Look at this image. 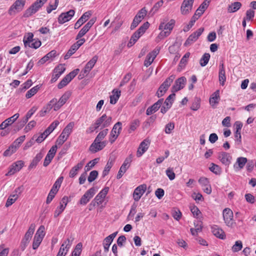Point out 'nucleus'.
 I'll list each match as a JSON object with an SVG mask.
<instances>
[{
	"label": "nucleus",
	"mask_w": 256,
	"mask_h": 256,
	"mask_svg": "<svg viewBox=\"0 0 256 256\" xmlns=\"http://www.w3.org/2000/svg\"><path fill=\"white\" fill-rule=\"evenodd\" d=\"M109 190L108 187H105L97 194L94 200L91 202L90 204V206H94L96 204L100 205L102 204L104 201L105 197L108 193Z\"/></svg>",
	"instance_id": "8"
},
{
	"label": "nucleus",
	"mask_w": 256,
	"mask_h": 256,
	"mask_svg": "<svg viewBox=\"0 0 256 256\" xmlns=\"http://www.w3.org/2000/svg\"><path fill=\"white\" fill-rule=\"evenodd\" d=\"M190 52H186L184 54V55L182 56V59L180 60V64H179V66L180 67L182 68H184L185 66H186V64L188 62V58H190Z\"/></svg>",
	"instance_id": "47"
},
{
	"label": "nucleus",
	"mask_w": 256,
	"mask_h": 256,
	"mask_svg": "<svg viewBox=\"0 0 256 256\" xmlns=\"http://www.w3.org/2000/svg\"><path fill=\"white\" fill-rule=\"evenodd\" d=\"M117 233V232H114L104 238L103 245L105 252H108V250L114 238L116 236Z\"/></svg>",
	"instance_id": "32"
},
{
	"label": "nucleus",
	"mask_w": 256,
	"mask_h": 256,
	"mask_svg": "<svg viewBox=\"0 0 256 256\" xmlns=\"http://www.w3.org/2000/svg\"><path fill=\"white\" fill-rule=\"evenodd\" d=\"M194 0H184L180 6V13L182 15L188 14L192 10Z\"/></svg>",
	"instance_id": "12"
},
{
	"label": "nucleus",
	"mask_w": 256,
	"mask_h": 256,
	"mask_svg": "<svg viewBox=\"0 0 256 256\" xmlns=\"http://www.w3.org/2000/svg\"><path fill=\"white\" fill-rule=\"evenodd\" d=\"M204 30V28H200L192 34L186 41L184 45H189L196 42L199 36L202 34Z\"/></svg>",
	"instance_id": "19"
},
{
	"label": "nucleus",
	"mask_w": 256,
	"mask_h": 256,
	"mask_svg": "<svg viewBox=\"0 0 256 256\" xmlns=\"http://www.w3.org/2000/svg\"><path fill=\"white\" fill-rule=\"evenodd\" d=\"M140 122L138 120H134L131 122L128 130V132L130 134L134 131L140 126Z\"/></svg>",
	"instance_id": "45"
},
{
	"label": "nucleus",
	"mask_w": 256,
	"mask_h": 256,
	"mask_svg": "<svg viewBox=\"0 0 256 256\" xmlns=\"http://www.w3.org/2000/svg\"><path fill=\"white\" fill-rule=\"evenodd\" d=\"M202 12L200 13L198 11H196L194 14L192 18L190 20L186 26L184 28V31H188L194 24L196 21L198 19V18L202 16Z\"/></svg>",
	"instance_id": "35"
},
{
	"label": "nucleus",
	"mask_w": 256,
	"mask_h": 256,
	"mask_svg": "<svg viewBox=\"0 0 256 256\" xmlns=\"http://www.w3.org/2000/svg\"><path fill=\"white\" fill-rule=\"evenodd\" d=\"M18 198V194H12L8 198L6 206L8 207L12 205Z\"/></svg>",
	"instance_id": "46"
},
{
	"label": "nucleus",
	"mask_w": 256,
	"mask_h": 256,
	"mask_svg": "<svg viewBox=\"0 0 256 256\" xmlns=\"http://www.w3.org/2000/svg\"><path fill=\"white\" fill-rule=\"evenodd\" d=\"M71 94L70 92H66L60 98L58 101L56 98H54L50 102L54 111L58 110L66 101L69 99Z\"/></svg>",
	"instance_id": "4"
},
{
	"label": "nucleus",
	"mask_w": 256,
	"mask_h": 256,
	"mask_svg": "<svg viewBox=\"0 0 256 256\" xmlns=\"http://www.w3.org/2000/svg\"><path fill=\"white\" fill-rule=\"evenodd\" d=\"M113 166V162L112 160H110L108 162L104 170L102 172V176H106L108 174L109 171L110 170V168H112V166Z\"/></svg>",
	"instance_id": "58"
},
{
	"label": "nucleus",
	"mask_w": 256,
	"mask_h": 256,
	"mask_svg": "<svg viewBox=\"0 0 256 256\" xmlns=\"http://www.w3.org/2000/svg\"><path fill=\"white\" fill-rule=\"evenodd\" d=\"M122 130V122H118L115 124L110 132L109 136V140L112 144L118 136Z\"/></svg>",
	"instance_id": "9"
},
{
	"label": "nucleus",
	"mask_w": 256,
	"mask_h": 256,
	"mask_svg": "<svg viewBox=\"0 0 256 256\" xmlns=\"http://www.w3.org/2000/svg\"><path fill=\"white\" fill-rule=\"evenodd\" d=\"M24 165V162L22 160H18L14 163L10 168V170L6 176H11L16 172H19Z\"/></svg>",
	"instance_id": "20"
},
{
	"label": "nucleus",
	"mask_w": 256,
	"mask_h": 256,
	"mask_svg": "<svg viewBox=\"0 0 256 256\" xmlns=\"http://www.w3.org/2000/svg\"><path fill=\"white\" fill-rule=\"evenodd\" d=\"M33 38L34 34L32 32H28L27 35L24 36L23 42L25 47L30 46V44L34 41V38Z\"/></svg>",
	"instance_id": "41"
},
{
	"label": "nucleus",
	"mask_w": 256,
	"mask_h": 256,
	"mask_svg": "<svg viewBox=\"0 0 256 256\" xmlns=\"http://www.w3.org/2000/svg\"><path fill=\"white\" fill-rule=\"evenodd\" d=\"M166 174L170 180H174L176 178V174L172 168H168L166 169Z\"/></svg>",
	"instance_id": "61"
},
{
	"label": "nucleus",
	"mask_w": 256,
	"mask_h": 256,
	"mask_svg": "<svg viewBox=\"0 0 256 256\" xmlns=\"http://www.w3.org/2000/svg\"><path fill=\"white\" fill-rule=\"evenodd\" d=\"M68 136L63 134H61L56 141V144L62 146L68 138Z\"/></svg>",
	"instance_id": "57"
},
{
	"label": "nucleus",
	"mask_w": 256,
	"mask_h": 256,
	"mask_svg": "<svg viewBox=\"0 0 256 256\" xmlns=\"http://www.w3.org/2000/svg\"><path fill=\"white\" fill-rule=\"evenodd\" d=\"M247 162V159L244 157H239L236 159V163L234 164V168L236 171L242 169Z\"/></svg>",
	"instance_id": "30"
},
{
	"label": "nucleus",
	"mask_w": 256,
	"mask_h": 256,
	"mask_svg": "<svg viewBox=\"0 0 256 256\" xmlns=\"http://www.w3.org/2000/svg\"><path fill=\"white\" fill-rule=\"evenodd\" d=\"M25 4V0H16L14 4L10 8L8 14L10 15L14 14L16 12H20L22 10Z\"/></svg>",
	"instance_id": "15"
},
{
	"label": "nucleus",
	"mask_w": 256,
	"mask_h": 256,
	"mask_svg": "<svg viewBox=\"0 0 256 256\" xmlns=\"http://www.w3.org/2000/svg\"><path fill=\"white\" fill-rule=\"evenodd\" d=\"M74 238H68L62 244L56 256H65L72 246Z\"/></svg>",
	"instance_id": "11"
},
{
	"label": "nucleus",
	"mask_w": 256,
	"mask_h": 256,
	"mask_svg": "<svg viewBox=\"0 0 256 256\" xmlns=\"http://www.w3.org/2000/svg\"><path fill=\"white\" fill-rule=\"evenodd\" d=\"M98 158H95L88 162V163L86 166L84 168L85 171L87 172L90 170L98 162Z\"/></svg>",
	"instance_id": "64"
},
{
	"label": "nucleus",
	"mask_w": 256,
	"mask_h": 256,
	"mask_svg": "<svg viewBox=\"0 0 256 256\" xmlns=\"http://www.w3.org/2000/svg\"><path fill=\"white\" fill-rule=\"evenodd\" d=\"M106 146V142H100V141L96 142V139H95L94 142L92 143V144L90 146L89 150L91 152H92L93 153H95V152L103 149Z\"/></svg>",
	"instance_id": "23"
},
{
	"label": "nucleus",
	"mask_w": 256,
	"mask_h": 256,
	"mask_svg": "<svg viewBox=\"0 0 256 256\" xmlns=\"http://www.w3.org/2000/svg\"><path fill=\"white\" fill-rule=\"evenodd\" d=\"M242 4L238 2H234L229 4L227 8L228 13H234L242 7Z\"/></svg>",
	"instance_id": "34"
},
{
	"label": "nucleus",
	"mask_w": 256,
	"mask_h": 256,
	"mask_svg": "<svg viewBox=\"0 0 256 256\" xmlns=\"http://www.w3.org/2000/svg\"><path fill=\"white\" fill-rule=\"evenodd\" d=\"M43 156L44 154L42 153V152H40L32 160V162L30 165V168H33L34 167H36V166L38 163V162L42 160Z\"/></svg>",
	"instance_id": "42"
},
{
	"label": "nucleus",
	"mask_w": 256,
	"mask_h": 256,
	"mask_svg": "<svg viewBox=\"0 0 256 256\" xmlns=\"http://www.w3.org/2000/svg\"><path fill=\"white\" fill-rule=\"evenodd\" d=\"M210 58V54L208 53H205L200 58V64L202 66H206L208 63Z\"/></svg>",
	"instance_id": "51"
},
{
	"label": "nucleus",
	"mask_w": 256,
	"mask_h": 256,
	"mask_svg": "<svg viewBox=\"0 0 256 256\" xmlns=\"http://www.w3.org/2000/svg\"><path fill=\"white\" fill-rule=\"evenodd\" d=\"M56 52L52 50L47 54L45 56L42 58L38 62L40 64H42L50 60H52L56 56Z\"/></svg>",
	"instance_id": "38"
},
{
	"label": "nucleus",
	"mask_w": 256,
	"mask_h": 256,
	"mask_svg": "<svg viewBox=\"0 0 256 256\" xmlns=\"http://www.w3.org/2000/svg\"><path fill=\"white\" fill-rule=\"evenodd\" d=\"M242 244L240 240H238L232 246V250L233 252H238L242 250Z\"/></svg>",
	"instance_id": "59"
},
{
	"label": "nucleus",
	"mask_w": 256,
	"mask_h": 256,
	"mask_svg": "<svg viewBox=\"0 0 256 256\" xmlns=\"http://www.w3.org/2000/svg\"><path fill=\"white\" fill-rule=\"evenodd\" d=\"M200 106V99L198 98H195L192 104L190 106V109L192 110L196 111L198 110Z\"/></svg>",
	"instance_id": "49"
},
{
	"label": "nucleus",
	"mask_w": 256,
	"mask_h": 256,
	"mask_svg": "<svg viewBox=\"0 0 256 256\" xmlns=\"http://www.w3.org/2000/svg\"><path fill=\"white\" fill-rule=\"evenodd\" d=\"M218 158L222 164L228 166L231 164L232 160L231 155L229 153L224 152H218Z\"/></svg>",
	"instance_id": "13"
},
{
	"label": "nucleus",
	"mask_w": 256,
	"mask_h": 256,
	"mask_svg": "<svg viewBox=\"0 0 256 256\" xmlns=\"http://www.w3.org/2000/svg\"><path fill=\"white\" fill-rule=\"evenodd\" d=\"M96 192L94 188H90L82 196L80 200V204L84 206L94 196Z\"/></svg>",
	"instance_id": "14"
},
{
	"label": "nucleus",
	"mask_w": 256,
	"mask_h": 256,
	"mask_svg": "<svg viewBox=\"0 0 256 256\" xmlns=\"http://www.w3.org/2000/svg\"><path fill=\"white\" fill-rule=\"evenodd\" d=\"M150 144V141L148 139H145L141 142L136 152V156L138 157H140L142 156V155L148 150Z\"/></svg>",
	"instance_id": "21"
},
{
	"label": "nucleus",
	"mask_w": 256,
	"mask_h": 256,
	"mask_svg": "<svg viewBox=\"0 0 256 256\" xmlns=\"http://www.w3.org/2000/svg\"><path fill=\"white\" fill-rule=\"evenodd\" d=\"M98 60V56H94L87 62L84 70L82 71L84 72V74L85 76H86L89 73L94 66Z\"/></svg>",
	"instance_id": "26"
},
{
	"label": "nucleus",
	"mask_w": 256,
	"mask_h": 256,
	"mask_svg": "<svg viewBox=\"0 0 256 256\" xmlns=\"http://www.w3.org/2000/svg\"><path fill=\"white\" fill-rule=\"evenodd\" d=\"M75 14V11L74 10H70L69 11L62 13L58 18V22L60 24H63L70 20Z\"/></svg>",
	"instance_id": "16"
},
{
	"label": "nucleus",
	"mask_w": 256,
	"mask_h": 256,
	"mask_svg": "<svg viewBox=\"0 0 256 256\" xmlns=\"http://www.w3.org/2000/svg\"><path fill=\"white\" fill-rule=\"evenodd\" d=\"M112 93V94L110 96V103L114 104L116 103L120 96V91L118 90H114Z\"/></svg>",
	"instance_id": "39"
},
{
	"label": "nucleus",
	"mask_w": 256,
	"mask_h": 256,
	"mask_svg": "<svg viewBox=\"0 0 256 256\" xmlns=\"http://www.w3.org/2000/svg\"><path fill=\"white\" fill-rule=\"evenodd\" d=\"M186 79L184 76L180 77L176 80L172 88V92L173 93L183 88L186 84Z\"/></svg>",
	"instance_id": "24"
},
{
	"label": "nucleus",
	"mask_w": 256,
	"mask_h": 256,
	"mask_svg": "<svg viewBox=\"0 0 256 256\" xmlns=\"http://www.w3.org/2000/svg\"><path fill=\"white\" fill-rule=\"evenodd\" d=\"M168 20V19L164 20L160 22L159 26L158 29L160 30L161 32L159 34L158 37L160 39L164 38L169 36L174 28L175 24V20L172 19L168 22H166Z\"/></svg>",
	"instance_id": "1"
},
{
	"label": "nucleus",
	"mask_w": 256,
	"mask_h": 256,
	"mask_svg": "<svg viewBox=\"0 0 256 256\" xmlns=\"http://www.w3.org/2000/svg\"><path fill=\"white\" fill-rule=\"evenodd\" d=\"M84 163V160L81 161L72 167L69 172V176L72 178L75 177L78 174V170L82 168Z\"/></svg>",
	"instance_id": "33"
},
{
	"label": "nucleus",
	"mask_w": 256,
	"mask_h": 256,
	"mask_svg": "<svg viewBox=\"0 0 256 256\" xmlns=\"http://www.w3.org/2000/svg\"><path fill=\"white\" fill-rule=\"evenodd\" d=\"M176 94L174 93L170 94L165 100L164 105L162 106L160 112L163 114L166 112L171 108L172 102L175 98Z\"/></svg>",
	"instance_id": "18"
},
{
	"label": "nucleus",
	"mask_w": 256,
	"mask_h": 256,
	"mask_svg": "<svg viewBox=\"0 0 256 256\" xmlns=\"http://www.w3.org/2000/svg\"><path fill=\"white\" fill-rule=\"evenodd\" d=\"M44 230V226H40L34 236L44 238L45 236Z\"/></svg>",
	"instance_id": "63"
},
{
	"label": "nucleus",
	"mask_w": 256,
	"mask_h": 256,
	"mask_svg": "<svg viewBox=\"0 0 256 256\" xmlns=\"http://www.w3.org/2000/svg\"><path fill=\"white\" fill-rule=\"evenodd\" d=\"M82 244L80 242L78 244L74 250L72 252V254L71 256H80L82 250Z\"/></svg>",
	"instance_id": "54"
},
{
	"label": "nucleus",
	"mask_w": 256,
	"mask_h": 256,
	"mask_svg": "<svg viewBox=\"0 0 256 256\" xmlns=\"http://www.w3.org/2000/svg\"><path fill=\"white\" fill-rule=\"evenodd\" d=\"M223 218L226 225L232 228L235 224L233 220L234 214L232 211L229 208H226L222 212Z\"/></svg>",
	"instance_id": "7"
},
{
	"label": "nucleus",
	"mask_w": 256,
	"mask_h": 256,
	"mask_svg": "<svg viewBox=\"0 0 256 256\" xmlns=\"http://www.w3.org/2000/svg\"><path fill=\"white\" fill-rule=\"evenodd\" d=\"M218 80L220 85L222 86H224L225 82L226 81V76L224 68V64L223 63H221L220 64Z\"/></svg>",
	"instance_id": "29"
},
{
	"label": "nucleus",
	"mask_w": 256,
	"mask_h": 256,
	"mask_svg": "<svg viewBox=\"0 0 256 256\" xmlns=\"http://www.w3.org/2000/svg\"><path fill=\"white\" fill-rule=\"evenodd\" d=\"M74 122H70L64 128L62 132V134H64L66 136L68 137L70 135V134L72 132V128H74Z\"/></svg>",
	"instance_id": "43"
},
{
	"label": "nucleus",
	"mask_w": 256,
	"mask_h": 256,
	"mask_svg": "<svg viewBox=\"0 0 256 256\" xmlns=\"http://www.w3.org/2000/svg\"><path fill=\"white\" fill-rule=\"evenodd\" d=\"M43 238L36 236H34L32 242V248L36 250L41 244Z\"/></svg>",
	"instance_id": "53"
},
{
	"label": "nucleus",
	"mask_w": 256,
	"mask_h": 256,
	"mask_svg": "<svg viewBox=\"0 0 256 256\" xmlns=\"http://www.w3.org/2000/svg\"><path fill=\"white\" fill-rule=\"evenodd\" d=\"M36 226L34 224H32L30 226L28 231L24 234L22 239L30 242L35 230Z\"/></svg>",
	"instance_id": "37"
},
{
	"label": "nucleus",
	"mask_w": 256,
	"mask_h": 256,
	"mask_svg": "<svg viewBox=\"0 0 256 256\" xmlns=\"http://www.w3.org/2000/svg\"><path fill=\"white\" fill-rule=\"evenodd\" d=\"M132 156L130 154L124 160V163L122 165L124 168H125L126 170L130 166V163L132 162Z\"/></svg>",
	"instance_id": "62"
},
{
	"label": "nucleus",
	"mask_w": 256,
	"mask_h": 256,
	"mask_svg": "<svg viewBox=\"0 0 256 256\" xmlns=\"http://www.w3.org/2000/svg\"><path fill=\"white\" fill-rule=\"evenodd\" d=\"M80 70L75 69L66 75L58 85V88L61 89L66 86L78 73Z\"/></svg>",
	"instance_id": "10"
},
{
	"label": "nucleus",
	"mask_w": 256,
	"mask_h": 256,
	"mask_svg": "<svg viewBox=\"0 0 256 256\" xmlns=\"http://www.w3.org/2000/svg\"><path fill=\"white\" fill-rule=\"evenodd\" d=\"M212 232L215 236L220 239H224L225 238L224 232L217 226L212 227Z\"/></svg>",
	"instance_id": "36"
},
{
	"label": "nucleus",
	"mask_w": 256,
	"mask_h": 256,
	"mask_svg": "<svg viewBox=\"0 0 256 256\" xmlns=\"http://www.w3.org/2000/svg\"><path fill=\"white\" fill-rule=\"evenodd\" d=\"M149 25L150 24L148 22H144L141 26L140 27L138 30L132 35L127 45L128 48L132 46L136 42L138 39L148 28Z\"/></svg>",
	"instance_id": "3"
},
{
	"label": "nucleus",
	"mask_w": 256,
	"mask_h": 256,
	"mask_svg": "<svg viewBox=\"0 0 256 256\" xmlns=\"http://www.w3.org/2000/svg\"><path fill=\"white\" fill-rule=\"evenodd\" d=\"M52 106L49 102L42 110L39 112V115L41 117L44 116L52 108Z\"/></svg>",
	"instance_id": "48"
},
{
	"label": "nucleus",
	"mask_w": 256,
	"mask_h": 256,
	"mask_svg": "<svg viewBox=\"0 0 256 256\" xmlns=\"http://www.w3.org/2000/svg\"><path fill=\"white\" fill-rule=\"evenodd\" d=\"M16 148L10 145L8 148L4 152L3 155L4 156H10L16 152Z\"/></svg>",
	"instance_id": "56"
},
{
	"label": "nucleus",
	"mask_w": 256,
	"mask_h": 256,
	"mask_svg": "<svg viewBox=\"0 0 256 256\" xmlns=\"http://www.w3.org/2000/svg\"><path fill=\"white\" fill-rule=\"evenodd\" d=\"M91 15L92 14L90 11L84 12L75 23L74 28L75 29L80 28L82 25L88 20Z\"/></svg>",
	"instance_id": "27"
},
{
	"label": "nucleus",
	"mask_w": 256,
	"mask_h": 256,
	"mask_svg": "<svg viewBox=\"0 0 256 256\" xmlns=\"http://www.w3.org/2000/svg\"><path fill=\"white\" fill-rule=\"evenodd\" d=\"M48 0H37L28 8L24 14V16L28 18L33 14L36 12Z\"/></svg>",
	"instance_id": "5"
},
{
	"label": "nucleus",
	"mask_w": 256,
	"mask_h": 256,
	"mask_svg": "<svg viewBox=\"0 0 256 256\" xmlns=\"http://www.w3.org/2000/svg\"><path fill=\"white\" fill-rule=\"evenodd\" d=\"M220 100V90H216L211 95L209 100L210 104L212 108H214L216 105L218 104Z\"/></svg>",
	"instance_id": "31"
},
{
	"label": "nucleus",
	"mask_w": 256,
	"mask_h": 256,
	"mask_svg": "<svg viewBox=\"0 0 256 256\" xmlns=\"http://www.w3.org/2000/svg\"><path fill=\"white\" fill-rule=\"evenodd\" d=\"M146 189V185L145 184H141L138 186L134 190L133 198L135 201L138 202L140 200L142 196L144 193Z\"/></svg>",
	"instance_id": "22"
},
{
	"label": "nucleus",
	"mask_w": 256,
	"mask_h": 256,
	"mask_svg": "<svg viewBox=\"0 0 256 256\" xmlns=\"http://www.w3.org/2000/svg\"><path fill=\"white\" fill-rule=\"evenodd\" d=\"M108 129H105L100 132L98 134L95 139H96V142L100 141L102 140L104 137L107 135L108 132Z\"/></svg>",
	"instance_id": "60"
},
{
	"label": "nucleus",
	"mask_w": 256,
	"mask_h": 256,
	"mask_svg": "<svg viewBox=\"0 0 256 256\" xmlns=\"http://www.w3.org/2000/svg\"><path fill=\"white\" fill-rule=\"evenodd\" d=\"M209 169L212 172L216 175H220L222 172V169L221 167L214 163L210 164Z\"/></svg>",
	"instance_id": "40"
},
{
	"label": "nucleus",
	"mask_w": 256,
	"mask_h": 256,
	"mask_svg": "<svg viewBox=\"0 0 256 256\" xmlns=\"http://www.w3.org/2000/svg\"><path fill=\"white\" fill-rule=\"evenodd\" d=\"M40 88V86H36L33 88H32L31 89L28 90L26 94V97L27 98H30L31 97H32L33 96H34L38 92V90Z\"/></svg>",
	"instance_id": "50"
},
{
	"label": "nucleus",
	"mask_w": 256,
	"mask_h": 256,
	"mask_svg": "<svg viewBox=\"0 0 256 256\" xmlns=\"http://www.w3.org/2000/svg\"><path fill=\"white\" fill-rule=\"evenodd\" d=\"M210 2V0H206L204 1L196 10V11L200 13L202 12V14H203L206 9L208 8V4Z\"/></svg>",
	"instance_id": "55"
},
{
	"label": "nucleus",
	"mask_w": 256,
	"mask_h": 256,
	"mask_svg": "<svg viewBox=\"0 0 256 256\" xmlns=\"http://www.w3.org/2000/svg\"><path fill=\"white\" fill-rule=\"evenodd\" d=\"M78 48L73 44L67 53L65 54L64 58L65 60L69 58Z\"/></svg>",
	"instance_id": "52"
},
{
	"label": "nucleus",
	"mask_w": 256,
	"mask_h": 256,
	"mask_svg": "<svg viewBox=\"0 0 256 256\" xmlns=\"http://www.w3.org/2000/svg\"><path fill=\"white\" fill-rule=\"evenodd\" d=\"M160 50V48H156L146 56L144 62V66L148 67L152 64L157 55L158 54Z\"/></svg>",
	"instance_id": "17"
},
{
	"label": "nucleus",
	"mask_w": 256,
	"mask_h": 256,
	"mask_svg": "<svg viewBox=\"0 0 256 256\" xmlns=\"http://www.w3.org/2000/svg\"><path fill=\"white\" fill-rule=\"evenodd\" d=\"M175 76L173 75L170 76L160 86L156 93V95L158 98H160L164 95V94L166 93L170 86Z\"/></svg>",
	"instance_id": "6"
},
{
	"label": "nucleus",
	"mask_w": 256,
	"mask_h": 256,
	"mask_svg": "<svg viewBox=\"0 0 256 256\" xmlns=\"http://www.w3.org/2000/svg\"><path fill=\"white\" fill-rule=\"evenodd\" d=\"M66 68L62 64H60L58 66L54 68V73L52 76L51 82H54L60 78V76L64 73L65 71Z\"/></svg>",
	"instance_id": "25"
},
{
	"label": "nucleus",
	"mask_w": 256,
	"mask_h": 256,
	"mask_svg": "<svg viewBox=\"0 0 256 256\" xmlns=\"http://www.w3.org/2000/svg\"><path fill=\"white\" fill-rule=\"evenodd\" d=\"M112 120V118L111 116L104 114L96 120L94 124L88 128L86 132L88 133L92 132L100 126L102 128L108 127L110 125Z\"/></svg>",
	"instance_id": "2"
},
{
	"label": "nucleus",
	"mask_w": 256,
	"mask_h": 256,
	"mask_svg": "<svg viewBox=\"0 0 256 256\" xmlns=\"http://www.w3.org/2000/svg\"><path fill=\"white\" fill-rule=\"evenodd\" d=\"M164 102V99L161 98L158 100L156 102H155L152 106L150 107H148L146 111V114L148 116L152 114L153 113L156 112L161 106L162 104Z\"/></svg>",
	"instance_id": "28"
},
{
	"label": "nucleus",
	"mask_w": 256,
	"mask_h": 256,
	"mask_svg": "<svg viewBox=\"0 0 256 256\" xmlns=\"http://www.w3.org/2000/svg\"><path fill=\"white\" fill-rule=\"evenodd\" d=\"M60 122L58 120H54L49 126L44 131L45 134L48 136L57 127Z\"/></svg>",
	"instance_id": "44"
}]
</instances>
